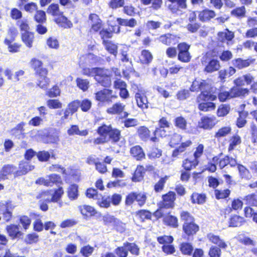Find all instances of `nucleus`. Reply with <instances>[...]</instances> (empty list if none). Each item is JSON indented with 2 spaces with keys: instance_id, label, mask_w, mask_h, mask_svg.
Here are the masks:
<instances>
[{
  "instance_id": "1",
  "label": "nucleus",
  "mask_w": 257,
  "mask_h": 257,
  "mask_svg": "<svg viewBox=\"0 0 257 257\" xmlns=\"http://www.w3.org/2000/svg\"><path fill=\"white\" fill-rule=\"evenodd\" d=\"M190 89L192 92H200L196 97V101L200 111L207 112L215 109V103L212 101L216 100L217 95L213 91V86L206 80L199 81L194 79L190 85Z\"/></svg>"
},
{
  "instance_id": "34",
  "label": "nucleus",
  "mask_w": 257,
  "mask_h": 257,
  "mask_svg": "<svg viewBox=\"0 0 257 257\" xmlns=\"http://www.w3.org/2000/svg\"><path fill=\"white\" fill-rule=\"evenodd\" d=\"M238 116L236 118L235 125L239 128L244 127L247 123L246 118L248 115V112L247 111L242 110L238 111Z\"/></svg>"
},
{
  "instance_id": "12",
  "label": "nucleus",
  "mask_w": 257,
  "mask_h": 257,
  "mask_svg": "<svg viewBox=\"0 0 257 257\" xmlns=\"http://www.w3.org/2000/svg\"><path fill=\"white\" fill-rule=\"evenodd\" d=\"M14 208L15 206L12 200L0 201V215L3 214V219L6 222H10L12 219Z\"/></svg>"
},
{
  "instance_id": "50",
  "label": "nucleus",
  "mask_w": 257,
  "mask_h": 257,
  "mask_svg": "<svg viewBox=\"0 0 257 257\" xmlns=\"http://www.w3.org/2000/svg\"><path fill=\"white\" fill-rule=\"evenodd\" d=\"M199 164V160L195 159L190 160L189 158H186L182 162V167L184 170L190 171L195 169Z\"/></svg>"
},
{
  "instance_id": "29",
  "label": "nucleus",
  "mask_w": 257,
  "mask_h": 257,
  "mask_svg": "<svg viewBox=\"0 0 257 257\" xmlns=\"http://www.w3.org/2000/svg\"><path fill=\"white\" fill-rule=\"evenodd\" d=\"M220 67L219 60L216 59H211L205 65L203 71L206 73H211L218 71Z\"/></svg>"
},
{
  "instance_id": "8",
  "label": "nucleus",
  "mask_w": 257,
  "mask_h": 257,
  "mask_svg": "<svg viewBox=\"0 0 257 257\" xmlns=\"http://www.w3.org/2000/svg\"><path fill=\"white\" fill-rule=\"evenodd\" d=\"M158 242L162 245V251L166 255L174 254L176 251V248L172 244L174 239L173 236L170 235H163L157 237Z\"/></svg>"
},
{
  "instance_id": "6",
  "label": "nucleus",
  "mask_w": 257,
  "mask_h": 257,
  "mask_svg": "<svg viewBox=\"0 0 257 257\" xmlns=\"http://www.w3.org/2000/svg\"><path fill=\"white\" fill-rule=\"evenodd\" d=\"M46 12L54 18V21L59 27L64 29H70L73 27V23L64 15L58 4L52 3L47 8Z\"/></svg>"
},
{
  "instance_id": "63",
  "label": "nucleus",
  "mask_w": 257,
  "mask_h": 257,
  "mask_svg": "<svg viewBox=\"0 0 257 257\" xmlns=\"http://www.w3.org/2000/svg\"><path fill=\"white\" fill-rule=\"evenodd\" d=\"M39 241V235L36 232H31L26 235L24 242L27 244H36Z\"/></svg>"
},
{
  "instance_id": "18",
  "label": "nucleus",
  "mask_w": 257,
  "mask_h": 257,
  "mask_svg": "<svg viewBox=\"0 0 257 257\" xmlns=\"http://www.w3.org/2000/svg\"><path fill=\"white\" fill-rule=\"evenodd\" d=\"M94 79L97 83L105 88H108L111 85L110 76L107 74L102 68H100L98 73L94 75Z\"/></svg>"
},
{
  "instance_id": "48",
  "label": "nucleus",
  "mask_w": 257,
  "mask_h": 257,
  "mask_svg": "<svg viewBox=\"0 0 257 257\" xmlns=\"http://www.w3.org/2000/svg\"><path fill=\"white\" fill-rule=\"evenodd\" d=\"M243 200L245 204L257 207V190L244 196Z\"/></svg>"
},
{
  "instance_id": "57",
  "label": "nucleus",
  "mask_w": 257,
  "mask_h": 257,
  "mask_svg": "<svg viewBox=\"0 0 257 257\" xmlns=\"http://www.w3.org/2000/svg\"><path fill=\"white\" fill-rule=\"evenodd\" d=\"M33 19L38 24L45 23L47 21L46 12L42 10H38L34 15Z\"/></svg>"
},
{
  "instance_id": "60",
  "label": "nucleus",
  "mask_w": 257,
  "mask_h": 257,
  "mask_svg": "<svg viewBox=\"0 0 257 257\" xmlns=\"http://www.w3.org/2000/svg\"><path fill=\"white\" fill-rule=\"evenodd\" d=\"M97 205L101 208H107L110 206V196H102L100 194V196L97 199Z\"/></svg>"
},
{
  "instance_id": "25",
  "label": "nucleus",
  "mask_w": 257,
  "mask_h": 257,
  "mask_svg": "<svg viewBox=\"0 0 257 257\" xmlns=\"http://www.w3.org/2000/svg\"><path fill=\"white\" fill-rule=\"evenodd\" d=\"M34 167L28 162L21 161L19 164L18 170L16 169L15 178L26 175L30 171L34 169Z\"/></svg>"
},
{
  "instance_id": "62",
  "label": "nucleus",
  "mask_w": 257,
  "mask_h": 257,
  "mask_svg": "<svg viewBox=\"0 0 257 257\" xmlns=\"http://www.w3.org/2000/svg\"><path fill=\"white\" fill-rule=\"evenodd\" d=\"M64 191L62 187L59 186L54 190V192L51 194V202H58L63 195Z\"/></svg>"
},
{
  "instance_id": "37",
  "label": "nucleus",
  "mask_w": 257,
  "mask_h": 257,
  "mask_svg": "<svg viewBox=\"0 0 257 257\" xmlns=\"http://www.w3.org/2000/svg\"><path fill=\"white\" fill-rule=\"evenodd\" d=\"M241 137L237 134H235L231 136L228 141L227 150L228 152H231L235 148L241 144Z\"/></svg>"
},
{
  "instance_id": "49",
  "label": "nucleus",
  "mask_w": 257,
  "mask_h": 257,
  "mask_svg": "<svg viewBox=\"0 0 257 257\" xmlns=\"http://www.w3.org/2000/svg\"><path fill=\"white\" fill-rule=\"evenodd\" d=\"M246 9L244 5L234 8L230 12L232 16L241 19L246 17Z\"/></svg>"
},
{
  "instance_id": "21",
  "label": "nucleus",
  "mask_w": 257,
  "mask_h": 257,
  "mask_svg": "<svg viewBox=\"0 0 257 257\" xmlns=\"http://www.w3.org/2000/svg\"><path fill=\"white\" fill-rule=\"evenodd\" d=\"M216 117L214 116H203L198 122V127L206 130H211L216 124Z\"/></svg>"
},
{
  "instance_id": "2",
  "label": "nucleus",
  "mask_w": 257,
  "mask_h": 257,
  "mask_svg": "<svg viewBox=\"0 0 257 257\" xmlns=\"http://www.w3.org/2000/svg\"><path fill=\"white\" fill-rule=\"evenodd\" d=\"M253 79L254 76L250 73L245 74L237 77L233 82L234 85L229 91H220L217 98L218 97L221 102L233 98H244L249 94V89L243 88L242 86L245 84L249 85Z\"/></svg>"
},
{
  "instance_id": "35",
  "label": "nucleus",
  "mask_w": 257,
  "mask_h": 257,
  "mask_svg": "<svg viewBox=\"0 0 257 257\" xmlns=\"http://www.w3.org/2000/svg\"><path fill=\"white\" fill-rule=\"evenodd\" d=\"M135 99L137 105L142 109H147L149 107L148 99L146 95L142 92H137Z\"/></svg>"
},
{
  "instance_id": "45",
  "label": "nucleus",
  "mask_w": 257,
  "mask_h": 257,
  "mask_svg": "<svg viewBox=\"0 0 257 257\" xmlns=\"http://www.w3.org/2000/svg\"><path fill=\"white\" fill-rule=\"evenodd\" d=\"M14 41H10L7 39L4 41V44L7 46L8 51L11 53H18L20 51L22 45L19 43H13Z\"/></svg>"
},
{
  "instance_id": "31",
  "label": "nucleus",
  "mask_w": 257,
  "mask_h": 257,
  "mask_svg": "<svg viewBox=\"0 0 257 257\" xmlns=\"http://www.w3.org/2000/svg\"><path fill=\"white\" fill-rule=\"evenodd\" d=\"M215 16V12L213 10L207 8L198 12V19L200 21L203 23L210 21Z\"/></svg>"
},
{
  "instance_id": "13",
  "label": "nucleus",
  "mask_w": 257,
  "mask_h": 257,
  "mask_svg": "<svg viewBox=\"0 0 257 257\" xmlns=\"http://www.w3.org/2000/svg\"><path fill=\"white\" fill-rule=\"evenodd\" d=\"M17 167L13 164H5L1 168L0 171V181L9 179V177L12 175L15 178L16 169ZM5 188L4 184L0 183V192Z\"/></svg>"
},
{
  "instance_id": "64",
  "label": "nucleus",
  "mask_w": 257,
  "mask_h": 257,
  "mask_svg": "<svg viewBox=\"0 0 257 257\" xmlns=\"http://www.w3.org/2000/svg\"><path fill=\"white\" fill-rule=\"evenodd\" d=\"M190 92H192L190 87L188 89L185 88L181 89L176 93V98L180 101L186 100L190 97L191 95Z\"/></svg>"
},
{
  "instance_id": "44",
  "label": "nucleus",
  "mask_w": 257,
  "mask_h": 257,
  "mask_svg": "<svg viewBox=\"0 0 257 257\" xmlns=\"http://www.w3.org/2000/svg\"><path fill=\"white\" fill-rule=\"evenodd\" d=\"M231 192V191L229 188L216 189L214 190V196L217 200H226L229 197Z\"/></svg>"
},
{
  "instance_id": "11",
  "label": "nucleus",
  "mask_w": 257,
  "mask_h": 257,
  "mask_svg": "<svg viewBox=\"0 0 257 257\" xmlns=\"http://www.w3.org/2000/svg\"><path fill=\"white\" fill-rule=\"evenodd\" d=\"M155 216L157 219L162 218L163 223L167 226L176 228L179 226L178 219L177 216L172 214L171 211H168L166 213L157 210Z\"/></svg>"
},
{
  "instance_id": "46",
  "label": "nucleus",
  "mask_w": 257,
  "mask_h": 257,
  "mask_svg": "<svg viewBox=\"0 0 257 257\" xmlns=\"http://www.w3.org/2000/svg\"><path fill=\"white\" fill-rule=\"evenodd\" d=\"M179 250L181 253L185 255H191L193 251V246L191 243L182 242L179 245Z\"/></svg>"
},
{
  "instance_id": "53",
  "label": "nucleus",
  "mask_w": 257,
  "mask_h": 257,
  "mask_svg": "<svg viewBox=\"0 0 257 257\" xmlns=\"http://www.w3.org/2000/svg\"><path fill=\"white\" fill-rule=\"evenodd\" d=\"M168 179V176H165L161 177L159 180L155 183L153 186V189L155 193H159L163 191Z\"/></svg>"
},
{
  "instance_id": "55",
  "label": "nucleus",
  "mask_w": 257,
  "mask_h": 257,
  "mask_svg": "<svg viewBox=\"0 0 257 257\" xmlns=\"http://www.w3.org/2000/svg\"><path fill=\"white\" fill-rule=\"evenodd\" d=\"M236 166H237L239 175L240 178L245 180H249L250 179V172L246 167L242 164L237 163Z\"/></svg>"
},
{
  "instance_id": "36",
  "label": "nucleus",
  "mask_w": 257,
  "mask_h": 257,
  "mask_svg": "<svg viewBox=\"0 0 257 257\" xmlns=\"http://www.w3.org/2000/svg\"><path fill=\"white\" fill-rule=\"evenodd\" d=\"M67 133L69 136L77 135L81 137H86L88 135L89 131L87 129L80 131L78 125L72 124L68 129Z\"/></svg>"
},
{
  "instance_id": "39",
  "label": "nucleus",
  "mask_w": 257,
  "mask_h": 257,
  "mask_svg": "<svg viewBox=\"0 0 257 257\" xmlns=\"http://www.w3.org/2000/svg\"><path fill=\"white\" fill-rule=\"evenodd\" d=\"M145 169L143 165H138L132 177V181L134 182L141 181L144 178Z\"/></svg>"
},
{
  "instance_id": "19",
  "label": "nucleus",
  "mask_w": 257,
  "mask_h": 257,
  "mask_svg": "<svg viewBox=\"0 0 257 257\" xmlns=\"http://www.w3.org/2000/svg\"><path fill=\"white\" fill-rule=\"evenodd\" d=\"M200 227L195 221L183 223L182 231L183 235L188 238L193 237L199 231Z\"/></svg>"
},
{
  "instance_id": "3",
  "label": "nucleus",
  "mask_w": 257,
  "mask_h": 257,
  "mask_svg": "<svg viewBox=\"0 0 257 257\" xmlns=\"http://www.w3.org/2000/svg\"><path fill=\"white\" fill-rule=\"evenodd\" d=\"M30 66L37 78V85L42 89H47L50 83L48 77L49 67L53 69L52 64L49 63L48 65H46L42 60L33 57L30 61Z\"/></svg>"
},
{
  "instance_id": "58",
  "label": "nucleus",
  "mask_w": 257,
  "mask_h": 257,
  "mask_svg": "<svg viewBox=\"0 0 257 257\" xmlns=\"http://www.w3.org/2000/svg\"><path fill=\"white\" fill-rule=\"evenodd\" d=\"M51 190H43L40 192L36 197L37 200L39 201H44L46 202H51Z\"/></svg>"
},
{
  "instance_id": "22",
  "label": "nucleus",
  "mask_w": 257,
  "mask_h": 257,
  "mask_svg": "<svg viewBox=\"0 0 257 257\" xmlns=\"http://www.w3.org/2000/svg\"><path fill=\"white\" fill-rule=\"evenodd\" d=\"M171 3L168 6V9L173 14H177L181 9L187 8V0H167Z\"/></svg>"
},
{
  "instance_id": "54",
  "label": "nucleus",
  "mask_w": 257,
  "mask_h": 257,
  "mask_svg": "<svg viewBox=\"0 0 257 257\" xmlns=\"http://www.w3.org/2000/svg\"><path fill=\"white\" fill-rule=\"evenodd\" d=\"M116 21L120 26L128 27L130 28H134L137 24V22L134 18L126 19L117 18H116Z\"/></svg>"
},
{
  "instance_id": "61",
  "label": "nucleus",
  "mask_w": 257,
  "mask_h": 257,
  "mask_svg": "<svg viewBox=\"0 0 257 257\" xmlns=\"http://www.w3.org/2000/svg\"><path fill=\"white\" fill-rule=\"evenodd\" d=\"M234 66L238 69H242L249 66L250 64V61L248 59H242L238 58L233 60Z\"/></svg>"
},
{
  "instance_id": "59",
  "label": "nucleus",
  "mask_w": 257,
  "mask_h": 257,
  "mask_svg": "<svg viewBox=\"0 0 257 257\" xmlns=\"http://www.w3.org/2000/svg\"><path fill=\"white\" fill-rule=\"evenodd\" d=\"M180 218L183 223L195 221V219L192 214L187 210H182L180 212Z\"/></svg>"
},
{
  "instance_id": "24",
  "label": "nucleus",
  "mask_w": 257,
  "mask_h": 257,
  "mask_svg": "<svg viewBox=\"0 0 257 257\" xmlns=\"http://www.w3.org/2000/svg\"><path fill=\"white\" fill-rule=\"evenodd\" d=\"M192 145V142L191 140H187L185 142H181L178 147L173 150L172 157L178 158L179 155L186 152L188 148H190Z\"/></svg>"
},
{
  "instance_id": "9",
  "label": "nucleus",
  "mask_w": 257,
  "mask_h": 257,
  "mask_svg": "<svg viewBox=\"0 0 257 257\" xmlns=\"http://www.w3.org/2000/svg\"><path fill=\"white\" fill-rule=\"evenodd\" d=\"M117 95L113 91L109 88H103L95 93L94 99L96 101L102 103H110L117 99Z\"/></svg>"
},
{
  "instance_id": "4",
  "label": "nucleus",
  "mask_w": 257,
  "mask_h": 257,
  "mask_svg": "<svg viewBox=\"0 0 257 257\" xmlns=\"http://www.w3.org/2000/svg\"><path fill=\"white\" fill-rule=\"evenodd\" d=\"M99 137L94 138L93 144L94 146L103 145L111 141L113 144H116L121 138V131L117 128H113L111 125L102 123L96 130Z\"/></svg>"
},
{
  "instance_id": "42",
  "label": "nucleus",
  "mask_w": 257,
  "mask_h": 257,
  "mask_svg": "<svg viewBox=\"0 0 257 257\" xmlns=\"http://www.w3.org/2000/svg\"><path fill=\"white\" fill-rule=\"evenodd\" d=\"M135 216L141 222H144L147 220H151L152 213L148 210L141 209L135 212Z\"/></svg>"
},
{
  "instance_id": "40",
  "label": "nucleus",
  "mask_w": 257,
  "mask_h": 257,
  "mask_svg": "<svg viewBox=\"0 0 257 257\" xmlns=\"http://www.w3.org/2000/svg\"><path fill=\"white\" fill-rule=\"evenodd\" d=\"M105 49L110 54L116 57L118 53V45L111 41H103L102 43Z\"/></svg>"
},
{
  "instance_id": "26",
  "label": "nucleus",
  "mask_w": 257,
  "mask_h": 257,
  "mask_svg": "<svg viewBox=\"0 0 257 257\" xmlns=\"http://www.w3.org/2000/svg\"><path fill=\"white\" fill-rule=\"evenodd\" d=\"M130 153L131 156L136 161H141L146 158L145 153L140 145L132 147L130 149Z\"/></svg>"
},
{
  "instance_id": "10",
  "label": "nucleus",
  "mask_w": 257,
  "mask_h": 257,
  "mask_svg": "<svg viewBox=\"0 0 257 257\" xmlns=\"http://www.w3.org/2000/svg\"><path fill=\"white\" fill-rule=\"evenodd\" d=\"M191 45L188 43L183 42L178 43L177 59L182 63H188L192 59V55L190 52Z\"/></svg>"
},
{
  "instance_id": "27",
  "label": "nucleus",
  "mask_w": 257,
  "mask_h": 257,
  "mask_svg": "<svg viewBox=\"0 0 257 257\" xmlns=\"http://www.w3.org/2000/svg\"><path fill=\"white\" fill-rule=\"evenodd\" d=\"M35 38V33L33 32H25L21 34L22 41L29 49L33 47Z\"/></svg>"
},
{
  "instance_id": "47",
  "label": "nucleus",
  "mask_w": 257,
  "mask_h": 257,
  "mask_svg": "<svg viewBox=\"0 0 257 257\" xmlns=\"http://www.w3.org/2000/svg\"><path fill=\"white\" fill-rule=\"evenodd\" d=\"M67 194L70 200L77 199L79 196L78 186L76 184L70 185L67 188Z\"/></svg>"
},
{
  "instance_id": "7",
  "label": "nucleus",
  "mask_w": 257,
  "mask_h": 257,
  "mask_svg": "<svg viewBox=\"0 0 257 257\" xmlns=\"http://www.w3.org/2000/svg\"><path fill=\"white\" fill-rule=\"evenodd\" d=\"M147 199L146 193L132 191L126 195L124 204L126 206H130L136 202L138 206L141 207L146 204Z\"/></svg>"
},
{
  "instance_id": "15",
  "label": "nucleus",
  "mask_w": 257,
  "mask_h": 257,
  "mask_svg": "<svg viewBox=\"0 0 257 257\" xmlns=\"http://www.w3.org/2000/svg\"><path fill=\"white\" fill-rule=\"evenodd\" d=\"M176 199V194L172 191H169L162 195V200L160 202V208L165 209H172L175 207V201Z\"/></svg>"
},
{
  "instance_id": "17",
  "label": "nucleus",
  "mask_w": 257,
  "mask_h": 257,
  "mask_svg": "<svg viewBox=\"0 0 257 257\" xmlns=\"http://www.w3.org/2000/svg\"><path fill=\"white\" fill-rule=\"evenodd\" d=\"M137 134L139 138L144 142L150 141L154 143L158 142L159 138L157 137V134H153V136L151 137V132L146 126H141L137 129Z\"/></svg>"
},
{
  "instance_id": "16",
  "label": "nucleus",
  "mask_w": 257,
  "mask_h": 257,
  "mask_svg": "<svg viewBox=\"0 0 257 257\" xmlns=\"http://www.w3.org/2000/svg\"><path fill=\"white\" fill-rule=\"evenodd\" d=\"M180 37L177 35L167 33L161 35L158 38V42L164 45L170 46L179 43Z\"/></svg>"
},
{
  "instance_id": "51",
  "label": "nucleus",
  "mask_w": 257,
  "mask_h": 257,
  "mask_svg": "<svg viewBox=\"0 0 257 257\" xmlns=\"http://www.w3.org/2000/svg\"><path fill=\"white\" fill-rule=\"evenodd\" d=\"M232 128L230 126H224L219 128L214 134V138L218 141L230 134Z\"/></svg>"
},
{
  "instance_id": "30",
  "label": "nucleus",
  "mask_w": 257,
  "mask_h": 257,
  "mask_svg": "<svg viewBox=\"0 0 257 257\" xmlns=\"http://www.w3.org/2000/svg\"><path fill=\"white\" fill-rule=\"evenodd\" d=\"M171 123L165 116L161 117L158 120V127H156L153 134H159L162 137V133L165 134L166 131L163 130L164 128H169Z\"/></svg>"
},
{
  "instance_id": "14",
  "label": "nucleus",
  "mask_w": 257,
  "mask_h": 257,
  "mask_svg": "<svg viewBox=\"0 0 257 257\" xmlns=\"http://www.w3.org/2000/svg\"><path fill=\"white\" fill-rule=\"evenodd\" d=\"M212 161L218 165L220 169L222 170L228 165L234 168L237 165V160L229 155H225L223 158H220L219 156L212 158Z\"/></svg>"
},
{
  "instance_id": "38",
  "label": "nucleus",
  "mask_w": 257,
  "mask_h": 257,
  "mask_svg": "<svg viewBox=\"0 0 257 257\" xmlns=\"http://www.w3.org/2000/svg\"><path fill=\"white\" fill-rule=\"evenodd\" d=\"M218 37L220 42L222 43L226 42L228 44L229 42L234 38V34L228 29H225L224 31L218 33Z\"/></svg>"
},
{
  "instance_id": "41",
  "label": "nucleus",
  "mask_w": 257,
  "mask_h": 257,
  "mask_svg": "<svg viewBox=\"0 0 257 257\" xmlns=\"http://www.w3.org/2000/svg\"><path fill=\"white\" fill-rule=\"evenodd\" d=\"M32 216L36 218L33 223V230L37 232L42 231L44 228V223L41 219V215L37 213H33Z\"/></svg>"
},
{
  "instance_id": "28",
  "label": "nucleus",
  "mask_w": 257,
  "mask_h": 257,
  "mask_svg": "<svg viewBox=\"0 0 257 257\" xmlns=\"http://www.w3.org/2000/svg\"><path fill=\"white\" fill-rule=\"evenodd\" d=\"M246 222L245 218L237 214L231 215L229 218L228 226L231 227H239L243 225Z\"/></svg>"
},
{
  "instance_id": "33",
  "label": "nucleus",
  "mask_w": 257,
  "mask_h": 257,
  "mask_svg": "<svg viewBox=\"0 0 257 257\" xmlns=\"http://www.w3.org/2000/svg\"><path fill=\"white\" fill-rule=\"evenodd\" d=\"M125 105L120 102L113 103L106 109V112L110 115H121L124 110Z\"/></svg>"
},
{
  "instance_id": "52",
  "label": "nucleus",
  "mask_w": 257,
  "mask_h": 257,
  "mask_svg": "<svg viewBox=\"0 0 257 257\" xmlns=\"http://www.w3.org/2000/svg\"><path fill=\"white\" fill-rule=\"evenodd\" d=\"M153 56L149 50L144 49L141 51L140 57V62L143 64H149L153 60Z\"/></svg>"
},
{
  "instance_id": "56",
  "label": "nucleus",
  "mask_w": 257,
  "mask_h": 257,
  "mask_svg": "<svg viewBox=\"0 0 257 257\" xmlns=\"http://www.w3.org/2000/svg\"><path fill=\"white\" fill-rule=\"evenodd\" d=\"M174 123L177 128L182 131H185L187 128V120L182 116H179L175 118Z\"/></svg>"
},
{
  "instance_id": "23",
  "label": "nucleus",
  "mask_w": 257,
  "mask_h": 257,
  "mask_svg": "<svg viewBox=\"0 0 257 257\" xmlns=\"http://www.w3.org/2000/svg\"><path fill=\"white\" fill-rule=\"evenodd\" d=\"M6 231L8 236L12 239L21 238L24 233L20 230V226L18 224L11 223L6 227Z\"/></svg>"
},
{
  "instance_id": "5",
  "label": "nucleus",
  "mask_w": 257,
  "mask_h": 257,
  "mask_svg": "<svg viewBox=\"0 0 257 257\" xmlns=\"http://www.w3.org/2000/svg\"><path fill=\"white\" fill-rule=\"evenodd\" d=\"M88 22L90 24L89 32L92 33L98 32L102 40V43H103V41H108L107 39L112 37L114 31L102 28L103 22L97 14H90L88 16Z\"/></svg>"
},
{
  "instance_id": "32",
  "label": "nucleus",
  "mask_w": 257,
  "mask_h": 257,
  "mask_svg": "<svg viewBox=\"0 0 257 257\" xmlns=\"http://www.w3.org/2000/svg\"><path fill=\"white\" fill-rule=\"evenodd\" d=\"M78 208L82 215L85 218H90L94 216L97 213L93 207L89 205H80Z\"/></svg>"
},
{
  "instance_id": "43",
  "label": "nucleus",
  "mask_w": 257,
  "mask_h": 257,
  "mask_svg": "<svg viewBox=\"0 0 257 257\" xmlns=\"http://www.w3.org/2000/svg\"><path fill=\"white\" fill-rule=\"evenodd\" d=\"M206 195L205 193L193 192L190 196L192 204H203L206 201Z\"/></svg>"
},
{
  "instance_id": "20",
  "label": "nucleus",
  "mask_w": 257,
  "mask_h": 257,
  "mask_svg": "<svg viewBox=\"0 0 257 257\" xmlns=\"http://www.w3.org/2000/svg\"><path fill=\"white\" fill-rule=\"evenodd\" d=\"M206 237L209 242L222 248L223 250H225L228 247V242L226 241L219 235L210 232L207 234Z\"/></svg>"
}]
</instances>
